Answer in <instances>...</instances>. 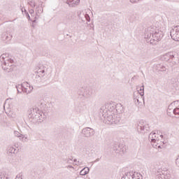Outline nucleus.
Here are the masks:
<instances>
[{
    "label": "nucleus",
    "mask_w": 179,
    "mask_h": 179,
    "mask_svg": "<svg viewBox=\"0 0 179 179\" xmlns=\"http://www.w3.org/2000/svg\"><path fill=\"white\" fill-rule=\"evenodd\" d=\"M163 31L156 27H149L145 30L144 38H148L150 44L160 41L163 38Z\"/></svg>",
    "instance_id": "f257e3e1"
},
{
    "label": "nucleus",
    "mask_w": 179,
    "mask_h": 179,
    "mask_svg": "<svg viewBox=\"0 0 179 179\" xmlns=\"http://www.w3.org/2000/svg\"><path fill=\"white\" fill-rule=\"evenodd\" d=\"M1 68L6 72H12L13 71V59L9 58V54L5 53L0 56Z\"/></svg>",
    "instance_id": "f03ea898"
},
{
    "label": "nucleus",
    "mask_w": 179,
    "mask_h": 179,
    "mask_svg": "<svg viewBox=\"0 0 179 179\" xmlns=\"http://www.w3.org/2000/svg\"><path fill=\"white\" fill-rule=\"evenodd\" d=\"M115 111H117V113H122V111H124V107H122V105H117L115 109V106H114V104L106 103L105 106H103L101 108V114H108V113H113L115 114Z\"/></svg>",
    "instance_id": "7ed1b4c3"
},
{
    "label": "nucleus",
    "mask_w": 179,
    "mask_h": 179,
    "mask_svg": "<svg viewBox=\"0 0 179 179\" xmlns=\"http://www.w3.org/2000/svg\"><path fill=\"white\" fill-rule=\"evenodd\" d=\"M103 117V122L108 124V125H111L112 124H118L120 122V117L114 113L108 112V113H101Z\"/></svg>",
    "instance_id": "20e7f679"
},
{
    "label": "nucleus",
    "mask_w": 179,
    "mask_h": 179,
    "mask_svg": "<svg viewBox=\"0 0 179 179\" xmlns=\"http://www.w3.org/2000/svg\"><path fill=\"white\" fill-rule=\"evenodd\" d=\"M29 118H32L33 120H41V117H43V112L38 109L37 107H33L31 108L29 112Z\"/></svg>",
    "instance_id": "39448f33"
},
{
    "label": "nucleus",
    "mask_w": 179,
    "mask_h": 179,
    "mask_svg": "<svg viewBox=\"0 0 179 179\" xmlns=\"http://www.w3.org/2000/svg\"><path fill=\"white\" fill-rule=\"evenodd\" d=\"M143 92H134L133 99L136 106H142V102L145 103Z\"/></svg>",
    "instance_id": "423d86ee"
},
{
    "label": "nucleus",
    "mask_w": 179,
    "mask_h": 179,
    "mask_svg": "<svg viewBox=\"0 0 179 179\" xmlns=\"http://www.w3.org/2000/svg\"><path fill=\"white\" fill-rule=\"evenodd\" d=\"M138 132H143V131H149V124L146 122L141 120L137 125Z\"/></svg>",
    "instance_id": "0eeeda50"
},
{
    "label": "nucleus",
    "mask_w": 179,
    "mask_h": 179,
    "mask_svg": "<svg viewBox=\"0 0 179 179\" xmlns=\"http://www.w3.org/2000/svg\"><path fill=\"white\" fill-rule=\"evenodd\" d=\"M82 134L85 138H91L94 135V129L90 127H85L82 130Z\"/></svg>",
    "instance_id": "6e6552de"
},
{
    "label": "nucleus",
    "mask_w": 179,
    "mask_h": 179,
    "mask_svg": "<svg viewBox=\"0 0 179 179\" xmlns=\"http://www.w3.org/2000/svg\"><path fill=\"white\" fill-rule=\"evenodd\" d=\"M171 37L175 41H179V27H176L171 31Z\"/></svg>",
    "instance_id": "1a4fd4ad"
},
{
    "label": "nucleus",
    "mask_w": 179,
    "mask_h": 179,
    "mask_svg": "<svg viewBox=\"0 0 179 179\" xmlns=\"http://www.w3.org/2000/svg\"><path fill=\"white\" fill-rule=\"evenodd\" d=\"M31 90H33V87L30 86V84H29L28 83H22V92L24 93L29 94V93L31 92Z\"/></svg>",
    "instance_id": "9d476101"
},
{
    "label": "nucleus",
    "mask_w": 179,
    "mask_h": 179,
    "mask_svg": "<svg viewBox=\"0 0 179 179\" xmlns=\"http://www.w3.org/2000/svg\"><path fill=\"white\" fill-rule=\"evenodd\" d=\"M149 139L151 141V143H152V146L155 148V146H157V145L155 143H157L159 142V138L156 136V134L154 132H152L149 135Z\"/></svg>",
    "instance_id": "9b49d317"
},
{
    "label": "nucleus",
    "mask_w": 179,
    "mask_h": 179,
    "mask_svg": "<svg viewBox=\"0 0 179 179\" xmlns=\"http://www.w3.org/2000/svg\"><path fill=\"white\" fill-rule=\"evenodd\" d=\"M43 9L41 6H38L36 8V16L34 17V20H32V23H36V20L40 17V15L43 13Z\"/></svg>",
    "instance_id": "f8f14e48"
},
{
    "label": "nucleus",
    "mask_w": 179,
    "mask_h": 179,
    "mask_svg": "<svg viewBox=\"0 0 179 179\" xmlns=\"http://www.w3.org/2000/svg\"><path fill=\"white\" fill-rule=\"evenodd\" d=\"M66 3L69 5L70 8H76L79 3H80V0H66Z\"/></svg>",
    "instance_id": "ddd939ff"
},
{
    "label": "nucleus",
    "mask_w": 179,
    "mask_h": 179,
    "mask_svg": "<svg viewBox=\"0 0 179 179\" xmlns=\"http://www.w3.org/2000/svg\"><path fill=\"white\" fill-rule=\"evenodd\" d=\"M176 57V52H169L164 55V61H170V59H174Z\"/></svg>",
    "instance_id": "4468645a"
},
{
    "label": "nucleus",
    "mask_w": 179,
    "mask_h": 179,
    "mask_svg": "<svg viewBox=\"0 0 179 179\" xmlns=\"http://www.w3.org/2000/svg\"><path fill=\"white\" fill-rule=\"evenodd\" d=\"M1 38L3 41L8 43V41H10V40H12V35H10V34H8V32H3L1 34Z\"/></svg>",
    "instance_id": "2eb2a0df"
},
{
    "label": "nucleus",
    "mask_w": 179,
    "mask_h": 179,
    "mask_svg": "<svg viewBox=\"0 0 179 179\" xmlns=\"http://www.w3.org/2000/svg\"><path fill=\"white\" fill-rule=\"evenodd\" d=\"M78 19L80 20H82V22H85V20H83V16L85 17V18L86 19L87 22H90V16L89 15V14H83L82 13H78Z\"/></svg>",
    "instance_id": "dca6fc26"
},
{
    "label": "nucleus",
    "mask_w": 179,
    "mask_h": 179,
    "mask_svg": "<svg viewBox=\"0 0 179 179\" xmlns=\"http://www.w3.org/2000/svg\"><path fill=\"white\" fill-rule=\"evenodd\" d=\"M154 68L158 72H166V71L167 70L166 66L160 64L155 65Z\"/></svg>",
    "instance_id": "f3484780"
},
{
    "label": "nucleus",
    "mask_w": 179,
    "mask_h": 179,
    "mask_svg": "<svg viewBox=\"0 0 179 179\" xmlns=\"http://www.w3.org/2000/svg\"><path fill=\"white\" fill-rule=\"evenodd\" d=\"M113 150L115 152V153H124V145H115L113 147Z\"/></svg>",
    "instance_id": "a211bd4d"
},
{
    "label": "nucleus",
    "mask_w": 179,
    "mask_h": 179,
    "mask_svg": "<svg viewBox=\"0 0 179 179\" xmlns=\"http://www.w3.org/2000/svg\"><path fill=\"white\" fill-rule=\"evenodd\" d=\"M89 171H90V169H89V167H85L84 169H83L80 171V176H86V174L89 173Z\"/></svg>",
    "instance_id": "6ab92c4d"
},
{
    "label": "nucleus",
    "mask_w": 179,
    "mask_h": 179,
    "mask_svg": "<svg viewBox=\"0 0 179 179\" xmlns=\"http://www.w3.org/2000/svg\"><path fill=\"white\" fill-rule=\"evenodd\" d=\"M16 152V149L12 146H9L7 150L8 155H14V153Z\"/></svg>",
    "instance_id": "aec40b11"
},
{
    "label": "nucleus",
    "mask_w": 179,
    "mask_h": 179,
    "mask_svg": "<svg viewBox=\"0 0 179 179\" xmlns=\"http://www.w3.org/2000/svg\"><path fill=\"white\" fill-rule=\"evenodd\" d=\"M124 176H126L129 179L134 178L135 176H134V171L127 172L125 173Z\"/></svg>",
    "instance_id": "412c9836"
},
{
    "label": "nucleus",
    "mask_w": 179,
    "mask_h": 179,
    "mask_svg": "<svg viewBox=\"0 0 179 179\" xmlns=\"http://www.w3.org/2000/svg\"><path fill=\"white\" fill-rule=\"evenodd\" d=\"M156 177L157 179H163L164 178V174H163L162 171H159L157 172Z\"/></svg>",
    "instance_id": "4be33fe9"
},
{
    "label": "nucleus",
    "mask_w": 179,
    "mask_h": 179,
    "mask_svg": "<svg viewBox=\"0 0 179 179\" xmlns=\"http://www.w3.org/2000/svg\"><path fill=\"white\" fill-rule=\"evenodd\" d=\"M91 94H92V90L89 89L84 92L83 96L84 97H90Z\"/></svg>",
    "instance_id": "5701e85b"
},
{
    "label": "nucleus",
    "mask_w": 179,
    "mask_h": 179,
    "mask_svg": "<svg viewBox=\"0 0 179 179\" xmlns=\"http://www.w3.org/2000/svg\"><path fill=\"white\" fill-rule=\"evenodd\" d=\"M0 179H9L5 171L0 172Z\"/></svg>",
    "instance_id": "b1692460"
},
{
    "label": "nucleus",
    "mask_w": 179,
    "mask_h": 179,
    "mask_svg": "<svg viewBox=\"0 0 179 179\" xmlns=\"http://www.w3.org/2000/svg\"><path fill=\"white\" fill-rule=\"evenodd\" d=\"M178 101H175L173 103H171L169 107H168V111H171V110H173V107L175 104H178Z\"/></svg>",
    "instance_id": "393cba45"
},
{
    "label": "nucleus",
    "mask_w": 179,
    "mask_h": 179,
    "mask_svg": "<svg viewBox=\"0 0 179 179\" xmlns=\"http://www.w3.org/2000/svg\"><path fill=\"white\" fill-rule=\"evenodd\" d=\"M28 4L31 7V8H36V1L34 0H29L28 1Z\"/></svg>",
    "instance_id": "a878e982"
},
{
    "label": "nucleus",
    "mask_w": 179,
    "mask_h": 179,
    "mask_svg": "<svg viewBox=\"0 0 179 179\" xmlns=\"http://www.w3.org/2000/svg\"><path fill=\"white\" fill-rule=\"evenodd\" d=\"M16 89H17L18 93H22V92H23V83L21 85H17ZM20 90H22V91H20Z\"/></svg>",
    "instance_id": "bb28decb"
},
{
    "label": "nucleus",
    "mask_w": 179,
    "mask_h": 179,
    "mask_svg": "<svg viewBox=\"0 0 179 179\" xmlns=\"http://www.w3.org/2000/svg\"><path fill=\"white\" fill-rule=\"evenodd\" d=\"M14 135H15V136H17V138H20V139H22V138L23 139V135L17 131H14Z\"/></svg>",
    "instance_id": "cd10ccee"
},
{
    "label": "nucleus",
    "mask_w": 179,
    "mask_h": 179,
    "mask_svg": "<svg viewBox=\"0 0 179 179\" xmlns=\"http://www.w3.org/2000/svg\"><path fill=\"white\" fill-rule=\"evenodd\" d=\"M66 179H76V176L73 173H69L66 177Z\"/></svg>",
    "instance_id": "c85d7f7f"
},
{
    "label": "nucleus",
    "mask_w": 179,
    "mask_h": 179,
    "mask_svg": "<svg viewBox=\"0 0 179 179\" xmlns=\"http://www.w3.org/2000/svg\"><path fill=\"white\" fill-rule=\"evenodd\" d=\"M45 71L43 69V70H41V69H38V73L39 74V76H41V78L44 77V73H45Z\"/></svg>",
    "instance_id": "c756f323"
},
{
    "label": "nucleus",
    "mask_w": 179,
    "mask_h": 179,
    "mask_svg": "<svg viewBox=\"0 0 179 179\" xmlns=\"http://www.w3.org/2000/svg\"><path fill=\"white\" fill-rule=\"evenodd\" d=\"M136 93H144L145 94V87L143 85L140 87V89L138 90V92H136Z\"/></svg>",
    "instance_id": "7c9ffc66"
},
{
    "label": "nucleus",
    "mask_w": 179,
    "mask_h": 179,
    "mask_svg": "<svg viewBox=\"0 0 179 179\" xmlns=\"http://www.w3.org/2000/svg\"><path fill=\"white\" fill-rule=\"evenodd\" d=\"M173 113L175 114V115H179V108H175L173 110Z\"/></svg>",
    "instance_id": "2f4dec72"
},
{
    "label": "nucleus",
    "mask_w": 179,
    "mask_h": 179,
    "mask_svg": "<svg viewBox=\"0 0 179 179\" xmlns=\"http://www.w3.org/2000/svg\"><path fill=\"white\" fill-rule=\"evenodd\" d=\"M23 173H19L18 175L16 176L15 179H23Z\"/></svg>",
    "instance_id": "473e14b6"
},
{
    "label": "nucleus",
    "mask_w": 179,
    "mask_h": 179,
    "mask_svg": "<svg viewBox=\"0 0 179 179\" xmlns=\"http://www.w3.org/2000/svg\"><path fill=\"white\" fill-rule=\"evenodd\" d=\"M29 13H30V15H31V16H34V9H31V10H29Z\"/></svg>",
    "instance_id": "72a5a7b5"
},
{
    "label": "nucleus",
    "mask_w": 179,
    "mask_h": 179,
    "mask_svg": "<svg viewBox=\"0 0 179 179\" xmlns=\"http://www.w3.org/2000/svg\"><path fill=\"white\" fill-rule=\"evenodd\" d=\"M38 106L40 107V108H43V107H44V103L43 102H40Z\"/></svg>",
    "instance_id": "f704fd0d"
},
{
    "label": "nucleus",
    "mask_w": 179,
    "mask_h": 179,
    "mask_svg": "<svg viewBox=\"0 0 179 179\" xmlns=\"http://www.w3.org/2000/svg\"><path fill=\"white\" fill-rule=\"evenodd\" d=\"M130 2H131V3H136V2H139V0H130Z\"/></svg>",
    "instance_id": "c9c22d12"
},
{
    "label": "nucleus",
    "mask_w": 179,
    "mask_h": 179,
    "mask_svg": "<svg viewBox=\"0 0 179 179\" xmlns=\"http://www.w3.org/2000/svg\"><path fill=\"white\" fill-rule=\"evenodd\" d=\"M176 165H178V167H179V156H178V157L176 159Z\"/></svg>",
    "instance_id": "e433bc0d"
},
{
    "label": "nucleus",
    "mask_w": 179,
    "mask_h": 179,
    "mask_svg": "<svg viewBox=\"0 0 179 179\" xmlns=\"http://www.w3.org/2000/svg\"><path fill=\"white\" fill-rule=\"evenodd\" d=\"M76 166H80V164H82V161H78L77 164H76Z\"/></svg>",
    "instance_id": "4c0bfd02"
},
{
    "label": "nucleus",
    "mask_w": 179,
    "mask_h": 179,
    "mask_svg": "<svg viewBox=\"0 0 179 179\" xmlns=\"http://www.w3.org/2000/svg\"><path fill=\"white\" fill-rule=\"evenodd\" d=\"M26 16L30 20V15H29V13L26 12Z\"/></svg>",
    "instance_id": "58836bf2"
},
{
    "label": "nucleus",
    "mask_w": 179,
    "mask_h": 179,
    "mask_svg": "<svg viewBox=\"0 0 179 179\" xmlns=\"http://www.w3.org/2000/svg\"><path fill=\"white\" fill-rule=\"evenodd\" d=\"M100 160V159L97 158L95 161H94V163H96L97 162H99Z\"/></svg>",
    "instance_id": "ea45409f"
},
{
    "label": "nucleus",
    "mask_w": 179,
    "mask_h": 179,
    "mask_svg": "<svg viewBox=\"0 0 179 179\" xmlns=\"http://www.w3.org/2000/svg\"><path fill=\"white\" fill-rule=\"evenodd\" d=\"M73 162H74L75 163H76V162H78V159H75L73 160Z\"/></svg>",
    "instance_id": "a19ab883"
},
{
    "label": "nucleus",
    "mask_w": 179,
    "mask_h": 179,
    "mask_svg": "<svg viewBox=\"0 0 179 179\" xmlns=\"http://www.w3.org/2000/svg\"><path fill=\"white\" fill-rule=\"evenodd\" d=\"M24 13L26 15V12H27V10H26V9H24Z\"/></svg>",
    "instance_id": "79ce46f5"
},
{
    "label": "nucleus",
    "mask_w": 179,
    "mask_h": 179,
    "mask_svg": "<svg viewBox=\"0 0 179 179\" xmlns=\"http://www.w3.org/2000/svg\"><path fill=\"white\" fill-rule=\"evenodd\" d=\"M69 167H70V169H72V166H69Z\"/></svg>",
    "instance_id": "37998d69"
},
{
    "label": "nucleus",
    "mask_w": 179,
    "mask_h": 179,
    "mask_svg": "<svg viewBox=\"0 0 179 179\" xmlns=\"http://www.w3.org/2000/svg\"><path fill=\"white\" fill-rule=\"evenodd\" d=\"M69 159L67 160V163H69Z\"/></svg>",
    "instance_id": "c03bdc74"
},
{
    "label": "nucleus",
    "mask_w": 179,
    "mask_h": 179,
    "mask_svg": "<svg viewBox=\"0 0 179 179\" xmlns=\"http://www.w3.org/2000/svg\"><path fill=\"white\" fill-rule=\"evenodd\" d=\"M22 12H23V8L21 9Z\"/></svg>",
    "instance_id": "a18cd8bd"
},
{
    "label": "nucleus",
    "mask_w": 179,
    "mask_h": 179,
    "mask_svg": "<svg viewBox=\"0 0 179 179\" xmlns=\"http://www.w3.org/2000/svg\"><path fill=\"white\" fill-rule=\"evenodd\" d=\"M72 17V16H71V17H69V19H71Z\"/></svg>",
    "instance_id": "49530a36"
},
{
    "label": "nucleus",
    "mask_w": 179,
    "mask_h": 179,
    "mask_svg": "<svg viewBox=\"0 0 179 179\" xmlns=\"http://www.w3.org/2000/svg\"><path fill=\"white\" fill-rule=\"evenodd\" d=\"M155 1H160V0H155Z\"/></svg>",
    "instance_id": "de8ad7c7"
},
{
    "label": "nucleus",
    "mask_w": 179,
    "mask_h": 179,
    "mask_svg": "<svg viewBox=\"0 0 179 179\" xmlns=\"http://www.w3.org/2000/svg\"><path fill=\"white\" fill-rule=\"evenodd\" d=\"M160 136H163L162 135H161Z\"/></svg>",
    "instance_id": "09e8293b"
}]
</instances>
